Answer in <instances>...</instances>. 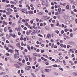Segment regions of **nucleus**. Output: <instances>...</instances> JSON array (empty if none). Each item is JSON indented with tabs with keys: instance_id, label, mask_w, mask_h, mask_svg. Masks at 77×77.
Wrapping results in <instances>:
<instances>
[{
	"instance_id": "1",
	"label": "nucleus",
	"mask_w": 77,
	"mask_h": 77,
	"mask_svg": "<svg viewBox=\"0 0 77 77\" xmlns=\"http://www.w3.org/2000/svg\"><path fill=\"white\" fill-rule=\"evenodd\" d=\"M14 59H18L19 58V56L18 55V54H15L14 55Z\"/></svg>"
},
{
	"instance_id": "2",
	"label": "nucleus",
	"mask_w": 77,
	"mask_h": 77,
	"mask_svg": "<svg viewBox=\"0 0 77 77\" xmlns=\"http://www.w3.org/2000/svg\"><path fill=\"white\" fill-rule=\"evenodd\" d=\"M62 10V9L61 8H59L58 9V11L59 12L60 14H62V12H61V11Z\"/></svg>"
},
{
	"instance_id": "3",
	"label": "nucleus",
	"mask_w": 77,
	"mask_h": 77,
	"mask_svg": "<svg viewBox=\"0 0 77 77\" xmlns=\"http://www.w3.org/2000/svg\"><path fill=\"white\" fill-rule=\"evenodd\" d=\"M37 14L38 15H43V14H44V13L43 12H40L38 13Z\"/></svg>"
},
{
	"instance_id": "4",
	"label": "nucleus",
	"mask_w": 77,
	"mask_h": 77,
	"mask_svg": "<svg viewBox=\"0 0 77 77\" xmlns=\"http://www.w3.org/2000/svg\"><path fill=\"white\" fill-rule=\"evenodd\" d=\"M14 51L15 53H17L18 55H19V50H17V49H15L14 50Z\"/></svg>"
},
{
	"instance_id": "5",
	"label": "nucleus",
	"mask_w": 77,
	"mask_h": 77,
	"mask_svg": "<svg viewBox=\"0 0 77 77\" xmlns=\"http://www.w3.org/2000/svg\"><path fill=\"white\" fill-rule=\"evenodd\" d=\"M30 68H31V67L29 66L26 67L25 69H26V70H30Z\"/></svg>"
},
{
	"instance_id": "6",
	"label": "nucleus",
	"mask_w": 77,
	"mask_h": 77,
	"mask_svg": "<svg viewBox=\"0 0 77 77\" xmlns=\"http://www.w3.org/2000/svg\"><path fill=\"white\" fill-rule=\"evenodd\" d=\"M69 20L70 21H73L74 20V18L72 16H70L69 17Z\"/></svg>"
},
{
	"instance_id": "7",
	"label": "nucleus",
	"mask_w": 77,
	"mask_h": 77,
	"mask_svg": "<svg viewBox=\"0 0 77 77\" xmlns=\"http://www.w3.org/2000/svg\"><path fill=\"white\" fill-rule=\"evenodd\" d=\"M14 66H15V67H16V68H20V66H19V65H18L17 64H14Z\"/></svg>"
},
{
	"instance_id": "8",
	"label": "nucleus",
	"mask_w": 77,
	"mask_h": 77,
	"mask_svg": "<svg viewBox=\"0 0 77 77\" xmlns=\"http://www.w3.org/2000/svg\"><path fill=\"white\" fill-rule=\"evenodd\" d=\"M6 14L7 15H10V14H11V11H8L7 12H6Z\"/></svg>"
},
{
	"instance_id": "9",
	"label": "nucleus",
	"mask_w": 77,
	"mask_h": 77,
	"mask_svg": "<svg viewBox=\"0 0 77 77\" xmlns=\"http://www.w3.org/2000/svg\"><path fill=\"white\" fill-rule=\"evenodd\" d=\"M45 71L46 72H50V70H49V69H45Z\"/></svg>"
},
{
	"instance_id": "10",
	"label": "nucleus",
	"mask_w": 77,
	"mask_h": 77,
	"mask_svg": "<svg viewBox=\"0 0 77 77\" xmlns=\"http://www.w3.org/2000/svg\"><path fill=\"white\" fill-rule=\"evenodd\" d=\"M17 63L19 65L21 66H22V63H21L20 62H18Z\"/></svg>"
},
{
	"instance_id": "11",
	"label": "nucleus",
	"mask_w": 77,
	"mask_h": 77,
	"mask_svg": "<svg viewBox=\"0 0 77 77\" xmlns=\"http://www.w3.org/2000/svg\"><path fill=\"white\" fill-rule=\"evenodd\" d=\"M2 23L3 24H5V25H7V24H8V23H7V22H5V21H3Z\"/></svg>"
},
{
	"instance_id": "12",
	"label": "nucleus",
	"mask_w": 77,
	"mask_h": 77,
	"mask_svg": "<svg viewBox=\"0 0 77 77\" xmlns=\"http://www.w3.org/2000/svg\"><path fill=\"white\" fill-rule=\"evenodd\" d=\"M31 75H32V77H36V75H35V74H34V73H31Z\"/></svg>"
},
{
	"instance_id": "13",
	"label": "nucleus",
	"mask_w": 77,
	"mask_h": 77,
	"mask_svg": "<svg viewBox=\"0 0 77 77\" xmlns=\"http://www.w3.org/2000/svg\"><path fill=\"white\" fill-rule=\"evenodd\" d=\"M26 34L27 35H30V33L29 32V31H27L26 32Z\"/></svg>"
},
{
	"instance_id": "14",
	"label": "nucleus",
	"mask_w": 77,
	"mask_h": 77,
	"mask_svg": "<svg viewBox=\"0 0 77 77\" xmlns=\"http://www.w3.org/2000/svg\"><path fill=\"white\" fill-rule=\"evenodd\" d=\"M36 33H40V30H37L36 31Z\"/></svg>"
},
{
	"instance_id": "15",
	"label": "nucleus",
	"mask_w": 77,
	"mask_h": 77,
	"mask_svg": "<svg viewBox=\"0 0 77 77\" xmlns=\"http://www.w3.org/2000/svg\"><path fill=\"white\" fill-rule=\"evenodd\" d=\"M21 11L23 13H25V10H24V9H21Z\"/></svg>"
},
{
	"instance_id": "16",
	"label": "nucleus",
	"mask_w": 77,
	"mask_h": 77,
	"mask_svg": "<svg viewBox=\"0 0 77 77\" xmlns=\"http://www.w3.org/2000/svg\"><path fill=\"white\" fill-rule=\"evenodd\" d=\"M16 45L18 47H19V48H20V44L19 43H18V44H17Z\"/></svg>"
},
{
	"instance_id": "17",
	"label": "nucleus",
	"mask_w": 77,
	"mask_h": 77,
	"mask_svg": "<svg viewBox=\"0 0 77 77\" xmlns=\"http://www.w3.org/2000/svg\"><path fill=\"white\" fill-rule=\"evenodd\" d=\"M3 77H9V76H8V75H3Z\"/></svg>"
},
{
	"instance_id": "18",
	"label": "nucleus",
	"mask_w": 77,
	"mask_h": 77,
	"mask_svg": "<svg viewBox=\"0 0 77 77\" xmlns=\"http://www.w3.org/2000/svg\"><path fill=\"white\" fill-rule=\"evenodd\" d=\"M10 47H11V48H13V49H14V48H15V47L12 46V45H10Z\"/></svg>"
},
{
	"instance_id": "19",
	"label": "nucleus",
	"mask_w": 77,
	"mask_h": 77,
	"mask_svg": "<svg viewBox=\"0 0 77 77\" xmlns=\"http://www.w3.org/2000/svg\"><path fill=\"white\" fill-rule=\"evenodd\" d=\"M54 75H59L58 73L56 72H54Z\"/></svg>"
},
{
	"instance_id": "20",
	"label": "nucleus",
	"mask_w": 77,
	"mask_h": 77,
	"mask_svg": "<svg viewBox=\"0 0 77 77\" xmlns=\"http://www.w3.org/2000/svg\"><path fill=\"white\" fill-rule=\"evenodd\" d=\"M43 20H47V18H46V17H45V16H43Z\"/></svg>"
},
{
	"instance_id": "21",
	"label": "nucleus",
	"mask_w": 77,
	"mask_h": 77,
	"mask_svg": "<svg viewBox=\"0 0 77 77\" xmlns=\"http://www.w3.org/2000/svg\"><path fill=\"white\" fill-rule=\"evenodd\" d=\"M33 56H38V54L36 53H34L33 54Z\"/></svg>"
},
{
	"instance_id": "22",
	"label": "nucleus",
	"mask_w": 77,
	"mask_h": 77,
	"mask_svg": "<svg viewBox=\"0 0 77 77\" xmlns=\"http://www.w3.org/2000/svg\"><path fill=\"white\" fill-rule=\"evenodd\" d=\"M69 8V6L68 5H67L66 6V9H68Z\"/></svg>"
},
{
	"instance_id": "23",
	"label": "nucleus",
	"mask_w": 77,
	"mask_h": 77,
	"mask_svg": "<svg viewBox=\"0 0 77 77\" xmlns=\"http://www.w3.org/2000/svg\"><path fill=\"white\" fill-rule=\"evenodd\" d=\"M26 26H30V25H29V24L26 22L25 24Z\"/></svg>"
},
{
	"instance_id": "24",
	"label": "nucleus",
	"mask_w": 77,
	"mask_h": 77,
	"mask_svg": "<svg viewBox=\"0 0 77 77\" xmlns=\"http://www.w3.org/2000/svg\"><path fill=\"white\" fill-rule=\"evenodd\" d=\"M70 2L71 3H75V2H74V0H69Z\"/></svg>"
},
{
	"instance_id": "25",
	"label": "nucleus",
	"mask_w": 77,
	"mask_h": 77,
	"mask_svg": "<svg viewBox=\"0 0 77 77\" xmlns=\"http://www.w3.org/2000/svg\"><path fill=\"white\" fill-rule=\"evenodd\" d=\"M73 74L75 76H76L77 75V74L75 72H73Z\"/></svg>"
},
{
	"instance_id": "26",
	"label": "nucleus",
	"mask_w": 77,
	"mask_h": 77,
	"mask_svg": "<svg viewBox=\"0 0 77 77\" xmlns=\"http://www.w3.org/2000/svg\"><path fill=\"white\" fill-rule=\"evenodd\" d=\"M16 25V24L15 23H14L13 24V27H15V25Z\"/></svg>"
},
{
	"instance_id": "27",
	"label": "nucleus",
	"mask_w": 77,
	"mask_h": 77,
	"mask_svg": "<svg viewBox=\"0 0 77 77\" xmlns=\"http://www.w3.org/2000/svg\"><path fill=\"white\" fill-rule=\"evenodd\" d=\"M7 11H11V8H8L6 9Z\"/></svg>"
},
{
	"instance_id": "28",
	"label": "nucleus",
	"mask_w": 77,
	"mask_h": 77,
	"mask_svg": "<svg viewBox=\"0 0 77 77\" xmlns=\"http://www.w3.org/2000/svg\"><path fill=\"white\" fill-rule=\"evenodd\" d=\"M8 24H10V25H12V22H9Z\"/></svg>"
},
{
	"instance_id": "29",
	"label": "nucleus",
	"mask_w": 77,
	"mask_h": 77,
	"mask_svg": "<svg viewBox=\"0 0 77 77\" xmlns=\"http://www.w3.org/2000/svg\"><path fill=\"white\" fill-rule=\"evenodd\" d=\"M70 37H72L73 36V34H72V33H71L70 34Z\"/></svg>"
},
{
	"instance_id": "30",
	"label": "nucleus",
	"mask_w": 77,
	"mask_h": 77,
	"mask_svg": "<svg viewBox=\"0 0 77 77\" xmlns=\"http://www.w3.org/2000/svg\"><path fill=\"white\" fill-rule=\"evenodd\" d=\"M7 31V29H6V27H5L4 28V32H6Z\"/></svg>"
},
{
	"instance_id": "31",
	"label": "nucleus",
	"mask_w": 77,
	"mask_h": 77,
	"mask_svg": "<svg viewBox=\"0 0 77 77\" xmlns=\"http://www.w3.org/2000/svg\"><path fill=\"white\" fill-rule=\"evenodd\" d=\"M18 41H19V38H17L16 39V42H18Z\"/></svg>"
},
{
	"instance_id": "32",
	"label": "nucleus",
	"mask_w": 77,
	"mask_h": 77,
	"mask_svg": "<svg viewBox=\"0 0 77 77\" xmlns=\"http://www.w3.org/2000/svg\"><path fill=\"white\" fill-rule=\"evenodd\" d=\"M59 59H60V60L61 59H62V58H63V57H59Z\"/></svg>"
},
{
	"instance_id": "33",
	"label": "nucleus",
	"mask_w": 77,
	"mask_h": 77,
	"mask_svg": "<svg viewBox=\"0 0 77 77\" xmlns=\"http://www.w3.org/2000/svg\"><path fill=\"white\" fill-rule=\"evenodd\" d=\"M33 59H34V60H36V58L35 57H33Z\"/></svg>"
},
{
	"instance_id": "34",
	"label": "nucleus",
	"mask_w": 77,
	"mask_h": 77,
	"mask_svg": "<svg viewBox=\"0 0 77 77\" xmlns=\"http://www.w3.org/2000/svg\"><path fill=\"white\" fill-rule=\"evenodd\" d=\"M51 27H54V24H51Z\"/></svg>"
},
{
	"instance_id": "35",
	"label": "nucleus",
	"mask_w": 77,
	"mask_h": 77,
	"mask_svg": "<svg viewBox=\"0 0 77 77\" xmlns=\"http://www.w3.org/2000/svg\"><path fill=\"white\" fill-rule=\"evenodd\" d=\"M22 22H23V23H26V20H24V19L22 20Z\"/></svg>"
},
{
	"instance_id": "36",
	"label": "nucleus",
	"mask_w": 77,
	"mask_h": 77,
	"mask_svg": "<svg viewBox=\"0 0 77 77\" xmlns=\"http://www.w3.org/2000/svg\"><path fill=\"white\" fill-rule=\"evenodd\" d=\"M50 35L49 34H48L47 35V36L48 38H49V37H50Z\"/></svg>"
},
{
	"instance_id": "37",
	"label": "nucleus",
	"mask_w": 77,
	"mask_h": 77,
	"mask_svg": "<svg viewBox=\"0 0 77 77\" xmlns=\"http://www.w3.org/2000/svg\"><path fill=\"white\" fill-rule=\"evenodd\" d=\"M37 68H38V66H39V64L37 63L35 66Z\"/></svg>"
},
{
	"instance_id": "38",
	"label": "nucleus",
	"mask_w": 77,
	"mask_h": 77,
	"mask_svg": "<svg viewBox=\"0 0 77 77\" xmlns=\"http://www.w3.org/2000/svg\"><path fill=\"white\" fill-rule=\"evenodd\" d=\"M5 74L4 72H1L0 73V75H2V74Z\"/></svg>"
},
{
	"instance_id": "39",
	"label": "nucleus",
	"mask_w": 77,
	"mask_h": 77,
	"mask_svg": "<svg viewBox=\"0 0 77 77\" xmlns=\"http://www.w3.org/2000/svg\"><path fill=\"white\" fill-rule=\"evenodd\" d=\"M63 62L64 64V65H66V64H65V61L63 60Z\"/></svg>"
},
{
	"instance_id": "40",
	"label": "nucleus",
	"mask_w": 77,
	"mask_h": 77,
	"mask_svg": "<svg viewBox=\"0 0 77 77\" xmlns=\"http://www.w3.org/2000/svg\"><path fill=\"white\" fill-rule=\"evenodd\" d=\"M10 6V5H6V8H9Z\"/></svg>"
},
{
	"instance_id": "41",
	"label": "nucleus",
	"mask_w": 77,
	"mask_h": 77,
	"mask_svg": "<svg viewBox=\"0 0 77 77\" xmlns=\"http://www.w3.org/2000/svg\"><path fill=\"white\" fill-rule=\"evenodd\" d=\"M56 32L57 33V34H59V32L57 30L56 31Z\"/></svg>"
},
{
	"instance_id": "42",
	"label": "nucleus",
	"mask_w": 77,
	"mask_h": 77,
	"mask_svg": "<svg viewBox=\"0 0 77 77\" xmlns=\"http://www.w3.org/2000/svg\"><path fill=\"white\" fill-rule=\"evenodd\" d=\"M58 13L57 12L55 13V15H58Z\"/></svg>"
},
{
	"instance_id": "43",
	"label": "nucleus",
	"mask_w": 77,
	"mask_h": 77,
	"mask_svg": "<svg viewBox=\"0 0 77 77\" xmlns=\"http://www.w3.org/2000/svg\"><path fill=\"white\" fill-rule=\"evenodd\" d=\"M73 30L75 31L77 30V28H74L73 29Z\"/></svg>"
},
{
	"instance_id": "44",
	"label": "nucleus",
	"mask_w": 77,
	"mask_h": 77,
	"mask_svg": "<svg viewBox=\"0 0 77 77\" xmlns=\"http://www.w3.org/2000/svg\"><path fill=\"white\" fill-rule=\"evenodd\" d=\"M66 38H67V39H69V38H70V37H68V36H66Z\"/></svg>"
},
{
	"instance_id": "45",
	"label": "nucleus",
	"mask_w": 77,
	"mask_h": 77,
	"mask_svg": "<svg viewBox=\"0 0 77 77\" xmlns=\"http://www.w3.org/2000/svg\"><path fill=\"white\" fill-rule=\"evenodd\" d=\"M13 31L12 30V29H10L9 31V32H10V33H12V32Z\"/></svg>"
},
{
	"instance_id": "46",
	"label": "nucleus",
	"mask_w": 77,
	"mask_h": 77,
	"mask_svg": "<svg viewBox=\"0 0 77 77\" xmlns=\"http://www.w3.org/2000/svg\"><path fill=\"white\" fill-rule=\"evenodd\" d=\"M37 5L38 6V7H40V6H41V4H38Z\"/></svg>"
},
{
	"instance_id": "47",
	"label": "nucleus",
	"mask_w": 77,
	"mask_h": 77,
	"mask_svg": "<svg viewBox=\"0 0 77 77\" xmlns=\"http://www.w3.org/2000/svg\"><path fill=\"white\" fill-rule=\"evenodd\" d=\"M54 67H57V65L56 64L54 65Z\"/></svg>"
},
{
	"instance_id": "48",
	"label": "nucleus",
	"mask_w": 77,
	"mask_h": 77,
	"mask_svg": "<svg viewBox=\"0 0 77 77\" xmlns=\"http://www.w3.org/2000/svg\"><path fill=\"white\" fill-rule=\"evenodd\" d=\"M61 33L62 34H63V33H64V31H63V30H62L61 32Z\"/></svg>"
},
{
	"instance_id": "49",
	"label": "nucleus",
	"mask_w": 77,
	"mask_h": 77,
	"mask_svg": "<svg viewBox=\"0 0 77 77\" xmlns=\"http://www.w3.org/2000/svg\"><path fill=\"white\" fill-rule=\"evenodd\" d=\"M6 56H9V54L8 53H7L5 54Z\"/></svg>"
},
{
	"instance_id": "50",
	"label": "nucleus",
	"mask_w": 77,
	"mask_h": 77,
	"mask_svg": "<svg viewBox=\"0 0 77 77\" xmlns=\"http://www.w3.org/2000/svg\"><path fill=\"white\" fill-rule=\"evenodd\" d=\"M57 17L58 18H60V15H58Z\"/></svg>"
},
{
	"instance_id": "51",
	"label": "nucleus",
	"mask_w": 77,
	"mask_h": 77,
	"mask_svg": "<svg viewBox=\"0 0 77 77\" xmlns=\"http://www.w3.org/2000/svg\"><path fill=\"white\" fill-rule=\"evenodd\" d=\"M51 47L52 48H53L54 47V43H53Z\"/></svg>"
},
{
	"instance_id": "52",
	"label": "nucleus",
	"mask_w": 77,
	"mask_h": 77,
	"mask_svg": "<svg viewBox=\"0 0 77 77\" xmlns=\"http://www.w3.org/2000/svg\"><path fill=\"white\" fill-rule=\"evenodd\" d=\"M10 52L11 53H13L14 52V50H11L10 51Z\"/></svg>"
},
{
	"instance_id": "53",
	"label": "nucleus",
	"mask_w": 77,
	"mask_h": 77,
	"mask_svg": "<svg viewBox=\"0 0 77 77\" xmlns=\"http://www.w3.org/2000/svg\"><path fill=\"white\" fill-rule=\"evenodd\" d=\"M67 31H68V29H65V32H66Z\"/></svg>"
},
{
	"instance_id": "54",
	"label": "nucleus",
	"mask_w": 77,
	"mask_h": 77,
	"mask_svg": "<svg viewBox=\"0 0 77 77\" xmlns=\"http://www.w3.org/2000/svg\"><path fill=\"white\" fill-rule=\"evenodd\" d=\"M59 69H60V70H61V71H63V69L60 68H59Z\"/></svg>"
},
{
	"instance_id": "55",
	"label": "nucleus",
	"mask_w": 77,
	"mask_h": 77,
	"mask_svg": "<svg viewBox=\"0 0 77 77\" xmlns=\"http://www.w3.org/2000/svg\"><path fill=\"white\" fill-rule=\"evenodd\" d=\"M16 18H18V17H19V16L17 14L16 15Z\"/></svg>"
},
{
	"instance_id": "56",
	"label": "nucleus",
	"mask_w": 77,
	"mask_h": 77,
	"mask_svg": "<svg viewBox=\"0 0 77 77\" xmlns=\"http://www.w3.org/2000/svg\"><path fill=\"white\" fill-rule=\"evenodd\" d=\"M41 53H43L44 52V51L43 50H42L41 51Z\"/></svg>"
},
{
	"instance_id": "57",
	"label": "nucleus",
	"mask_w": 77,
	"mask_h": 77,
	"mask_svg": "<svg viewBox=\"0 0 77 77\" xmlns=\"http://www.w3.org/2000/svg\"><path fill=\"white\" fill-rule=\"evenodd\" d=\"M12 36L13 37V38H15V36H16V35H15L14 34L12 35Z\"/></svg>"
},
{
	"instance_id": "58",
	"label": "nucleus",
	"mask_w": 77,
	"mask_h": 77,
	"mask_svg": "<svg viewBox=\"0 0 77 77\" xmlns=\"http://www.w3.org/2000/svg\"><path fill=\"white\" fill-rule=\"evenodd\" d=\"M29 61H32V59L30 58H29Z\"/></svg>"
},
{
	"instance_id": "59",
	"label": "nucleus",
	"mask_w": 77,
	"mask_h": 77,
	"mask_svg": "<svg viewBox=\"0 0 77 77\" xmlns=\"http://www.w3.org/2000/svg\"><path fill=\"white\" fill-rule=\"evenodd\" d=\"M51 21H52V19L51 18V19H50L49 20V22H50V23H51Z\"/></svg>"
},
{
	"instance_id": "60",
	"label": "nucleus",
	"mask_w": 77,
	"mask_h": 77,
	"mask_svg": "<svg viewBox=\"0 0 77 77\" xmlns=\"http://www.w3.org/2000/svg\"><path fill=\"white\" fill-rule=\"evenodd\" d=\"M63 6H65V5H66V4L65 3H63Z\"/></svg>"
},
{
	"instance_id": "61",
	"label": "nucleus",
	"mask_w": 77,
	"mask_h": 77,
	"mask_svg": "<svg viewBox=\"0 0 77 77\" xmlns=\"http://www.w3.org/2000/svg\"><path fill=\"white\" fill-rule=\"evenodd\" d=\"M39 41H41V42L42 41V40L41 38H39Z\"/></svg>"
},
{
	"instance_id": "62",
	"label": "nucleus",
	"mask_w": 77,
	"mask_h": 77,
	"mask_svg": "<svg viewBox=\"0 0 77 77\" xmlns=\"http://www.w3.org/2000/svg\"><path fill=\"white\" fill-rule=\"evenodd\" d=\"M26 61H28V60H29V59H28V58L27 57L26 58Z\"/></svg>"
},
{
	"instance_id": "63",
	"label": "nucleus",
	"mask_w": 77,
	"mask_h": 77,
	"mask_svg": "<svg viewBox=\"0 0 77 77\" xmlns=\"http://www.w3.org/2000/svg\"><path fill=\"white\" fill-rule=\"evenodd\" d=\"M36 21H37V22H38V21H39V19H38V18H36Z\"/></svg>"
},
{
	"instance_id": "64",
	"label": "nucleus",
	"mask_w": 77,
	"mask_h": 77,
	"mask_svg": "<svg viewBox=\"0 0 77 77\" xmlns=\"http://www.w3.org/2000/svg\"><path fill=\"white\" fill-rule=\"evenodd\" d=\"M22 62L23 63H25V60H22Z\"/></svg>"
}]
</instances>
